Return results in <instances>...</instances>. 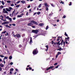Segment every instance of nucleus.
<instances>
[{
    "mask_svg": "<svg viewBox=\"0 0 75 75\" xmlns=\"http://www.w3.org/2000/svg\"><path fill=\"white\" fill-rule=\"evenodd\" d=\"M32 27L33 28H35V27L34 26H32Z\"/></svg>",
    "mask_w": 75,
    "mask_h": 75,
    "instance_id": "338daca9",
    "label": "nucleus"
},
{
    "mask_svg": "<svg viewBox=\"0 0 75 75\" xmlns=\"http://www.w3.org/2000/svg\"><path fill=\"white\" fill-rule=\"evenodd\" d=\"M7 3H9L11 2V1H7Z\"/></svg>",
    "mask_w": 75,
    "mask_h": 75,
    "instance_id": "c03bdc74",
    "label": "nucleus"
},
{
    "mask_svg": "<svg viewBox=\"0 0 75 75\" xmlns=\"http://www.w3.org/2000/svg\"><path fill=\"white\" fill-rule=\"evenodd\" d=\"M21 2L22 3H23V4H24L25 3V1H21Z\"/></svg>",
    "mask_w": 75,
    "mask_h": 75,
    "instance_id": "4468645a",
    "label": "nucleus"
},
{
    "mask_svg": "<svg viewBox=\"0 0 75 75\" xmlns=\"http://www.w3.org/2000/svg\"><path fill=\"white\" fill-rule=\"evenodd\" d=\"M59 48L57 50V51L59 50V51H61V50H64V49H62L61 47H60L59 46Z\"/></svg>",
    "mask_w": 75,
    "mask_h": 75,
    "instance_id": "9d476101",
    "label": "nucleus"
},
{
    "mask_svg": "<svg viewBox=\"0 0 75 75\" xmlns=\"http://www.w3.org/2000/svg\"><path fill=\"white\" fill-rule=\"evenodd\" d=\"M58 55L57 54H56V58H58Z\"/></svg>",
    "mask_w": 75,
    "mask_h": 75,
    "instance_id": "0e129e2a",
    "label": "nucleus"
},
{
    "mask_svg": "<svg viewBox=\"0 0 75 75\" xmlns=\"http://www.w3.org/2000/svg\"><path fill=\"white\" fill-rule=\"evenodd\" d=\"M57 64H58V63H55L54 64V65H57Z\"/></svg>",
    "mask_w": 75,
    "mask_h": 75,
    "instance_id": "864d4df0",
    "label": "nucleus"
},
{
    "mask_svg": "<svg viewBox=\"0 0 75 75\" xmlns=\"http://www.w3.org/2000/svg\"><path fill=\"white\" fill-rule=\"evenodd\" d=\"M11 71H14V69L13 68H11L10 69Z\"/></svg>",
    "mask_w": 75,
    "mask_h": 75,
    "instance_id": "2f4dec72",
    "label": "nucleus"
},
{
    "mask_svg": "<svg viewBox=\"0 0 75 75\" xmlns=\"http://www.w3.org/2000/svg\"><path fill=\"white\" fill-rule=\"evenodd\" d=\"M57 54L58 55H59L61 54V52H58Z\"/></svg>",
    "mask_w": 75,
    "mask_h": 75,
    "instance_id": "412c9836",
    "label": "nucleus"
},
{
    "mask_svg": "<svg viewBox=\"0 0 75 75\" xmlns=\"http://www.w3.org/2000/svg\"><path fill=\"white\" fill-rule=\"evenodd\" d=\"M5 22V24H9V22L8 21Z\"/></svg>",
    "mask_w": 75,
    "mask_h": 75,
    "instance_id": "a878e982",
    "label": "nucleus"
},
{
    "mask_svg": "<svg viewBox=\"0 0 75 75\" xmlns=\"http://www.w3.org/2000/svg\"><path fill=\"white\" fill-rule=\"evenodd\" d=\"M17 16L18 17H22V16H21V15H18Z\"/></svg>",
    "mask_w": 75,
    "mask_h": 75,
    "instance_id": "393cba45",
    "label": "nucleus"
},
{
    "mask_svg": "<svg viewBox=\"0 0 75 75\" xmlns=\"http://www.w3.org/2000/svg\"><path fill=\"white\" fill-rule=\"evenodd\" d=\"M65 39H67L68 40V41H69V37H68L67 38H66Z\"/></svg>",
    "mask_w": 75,
    "mask_h": 75,
    "instance_id": "c85d7f7f",
    "label": "nucleus"
},
{
    "mask_svg": "<svg viewBox=\"0 0 75 75\" xmlns=\"http://www.w3.org/2000/svg\"><path fill=\"white\" fill-rule=\"evenodd\" d=\"M16 37L18 38H21V35L19 34H16Z\"/></svg>",
    "mask_w": 75,
    "mask_h": 75,
    "instance_id": "423d86ee",
    "label": "nucleus"
},
{
    "mask_svg": "<svg viewBox=\"0 0 75 75\" xmlns=\"http://www.w3.org/2000/svg\"><path fill=\"white\" fill-rule=\"evenodd\" d=\"M19 48H21L22 47V45H19Z\"/></svg>",
    "mask_w": 75,
    "mask_h": 75,
    "instance_id": "7c9ffc66",
    "label": "nucleus"
},
{
    "mask_svg": "<svg viewBox=\"0 0 75 75\" xmlns=\"http://www.w3.org/2000/svg\"><path fill=\"white\" fill-rule=\"evenodd\" d=\"M38 35L34 36L33 37H34V38H33V40H34V39H35V38H37V37H38Z\"/></svg>",
    "mask_w": 75,
    "mask_h": 75,
    "instance_id": "ddd939ff",
    "label": "nucleus"
},
{
    "mask_svg": "<svg viewBox=\"0 0 75 75\" xmlns=\"http://www.w3.org/2000/svg\"><path fill=\"white\" fill-rule=\"evenodd\" d=\"M4 56H3V54H2V55H1V58H3V57H4Z\"/></svg>",
    "mask_w": 75,
    "mask_h": 75,
    "instance_id": "49530a36",
    "label": "nucleus"
},
{
    "mask_svg": "<svg viewBox=\"0 0 75 75\" xmlns=\"http://www.w3.org/2000/svg\"><path fill=\"white\" fill-rule=\"evenodd\" d=\"M72 5V2H69V6H71Z\"/></svg>",
    "mask_w": 75,
    "mask_h": 75,
    "instance_id": "b1692460",
    "label": "nucleus"
},
{
    "mask_svg": "<svg viewBox=\"0 0 75 75\" xmlns=\"http://www.w3.org/2000/svg\"><path fill=\"white\" fill-rule=\"evenodd\" d=\"M6 31H5L4 32H3L1 33V34H6Z\"/></svg>",
    "mask_w": 75,
    "mask_h": 75,
    "instance_id": "a211bd4d",
    "label": "nucleus"
},
{
    "mask_svg": "<svg viewBox=\"0 0 75 75\" xmlns=\"http://www.w3.org/2000/svg\"><path fill=\"white\" fill-rule=\"evenodd\" d=\"M31 69H32V68L31 67H29V70H31Z\"/></svg>",
    "mask_w": 75,
    "mask_h": 75,
    "instance_id": "4c0bfd02",
    "label": "nucleus"
},
{
    "mask_svg": "<svg viewBox=\"0 0 75 75\" xmlns=\"http://www.w3.org/2000/svg\"><path fill=\"white\" fill-rule=\"evenodd\" d=\"M1 8H3V6L1 5V6H0V9H1Z\"/></svg>",
    "mask_w": 75,
    "mask_h": 75,
    "instance_id": "f704fd0d",
    "label": "nucleus"
},
{
    "mask_svg": "<svg viewBox=\"0 0 75 75\" xmlns=\"http://www.w3.org/2000/svg\"><path fill=\"white\" fill-rule=\"evenodd\" d=\"M46 11H48V7H46Z\"/></svg>",
    "mask_w": 75,
    "mask_h": 75,
    "instance_id": "e433bc0d",
    "label": "nucleus"
},
{
    "mask_svg": "<svg viewBox=\"0 0 75 75\" xmlns=\"http://www.w3.org/2000/svg\"><path fill=\"white\" fill-rule=\"evenodd\" d=\"M3 13H6V14H8V12L7 11H5L4 12L3 11Z\"/></svg>",
    "mask_w": 75,
    "mask_h": 75,
    "instance_id": "aec40b11",
    "label": "nucleus"
},
{
    "mask_svg": "<svg viewBox=\"0 0 75 75\" xmlns=\"http://www.w3.org/2000/svg\"><path fill=\"white\" fill-rule=\"evenodd\" d=\"M6 10H7L8 11H10V10H9V9H8V8H6Z\"/></svg>",
    "mask_w": 75,
    "mask_h": 75,
    "instance_id": "cd10ccee",
    "label": "nucleus"
},
{
    "mask_svg": "<svg viewBox=\"0 0 75 75\" xmlns=\"http://www.w3.org/2000/svg\"><path fill=\"white\" fill-rule=\"evenodd\" d=\"M28 68L26 67V71H28Z\"/></svg>",
    "mask_w": 75,
    "mask_h": 75,
    "instance_id": "e2e57ef3",
    "label": "nucleus"
},
{
    "mask_svg": "<svg viewBox=\"0 0 75 75\" xmlns=\"http://www.w3.org/2000/svg\"><path fill=\"white\" fill-rule=\"evenodd\" d=\"M48 25H47L46 26V30H48Z\"/></svg>",
    "mask_w": 75,
    "mask_h": 75,
    "instance_id": "c756f323",
    "label": "nucleus"
},
{
    "mask_svg": "<svg viewBox=\"0 0 75 75\" xmlns=\"http://www.w3.org/2000/svg\"><path fill=\"white\" fill-rule=\"evenodd\" d=\"M24 36H25V35H24V34H23L22 35V37H24Z\"/></svg>",
    "mask_w": 75,
    "mask_h": 75,
    "instance_id": "8fccbe9b",
    "label": "nucleus"
},
{
    "mask_svg": "<svg viewBox=\"0 0 75 75\" xmlns=\"http://www.w3.org/2000/svg\"><path fill=\"white\" fill-rule=\"evenodd\" d=\"M20 2V1H18L17 3H16L17 4H18V3H19Z\"/></svg>",
    "mask_w": 75,
    "mask_h": 75,
    "instance_id": "5fc2aeb1",
    "label": "nucleus"
},
{
    "mask_svg": "<svg viewBox=\"0 0 75 75\" xmlns=\"http://www.w3.org/2000/svg\"><path fill=\"white\" fill-rule=\"evenodd\" d=\"M6 34H6L5 35V36H7V35H8V33H7Z\"/></svg>",
    "mask_w": 75,
    "mask_h": 75,
    "instance_id": "37998d69",
    "label": "nucleus"
},
{
    "mask_svg": "<svg viewBox=\"0 0 75 75\" xmlns=\"http://www.w3.org/2000/svg\"><path fill=\"white\" fill-rule=\"evenodd\" d=\"M1 2L3 5H4V1H2Z\"/></svg>",
    "mask_w": 75,
    "mask_h": 75,
    "instance_id": "5701e85b",
    "label": "nucleus"
},
{
    "mask_svg": "<svg viewBox=\"0 0 75 75\" xmlns=\"http://www.w3.org/2000/svg\"><path fill=\"white\" fill-rule=\"evenodd\" d=\"M12 25H13V26H16V24L13 23L12 24Z\"/></svg>",
    "mask_w": 75,
    "mask_h": 75,
    "instance_id": "4d7b16f0",
    "label": "nucleus"
},
{
    "mask_svg": "<svg viewBox=\"0 0 75 75\" xmlns=\"http://www.w3.org/2000/svg\"><path fill=\"white\" fill-rule=\"evenodd\" d=\"M63 42V44L64 45V46H65V42H64V41Z\"/></svg>",
    "mask_w": 75,
    "mask_h": 75,
    "instance_id": "bf43d9fd",
    "label": "nucleus"
},
{
    "mask_svg": "<svg viewBox=\"0 0 75 75\" xmlns=\"http://www.w3.org/2000/svg\"><path fill=\"white\" fill-rule=\"evenodd\" d=\"M28 12H27L26 14V15L27 16H28Z\"/></svg>",
    "mask_w": 75,
    "mask_h": 75,
    "instance_id": "774afa93",
    "label": "nucleus"
},
{
    "mask_svg": "<svg viewBox=\"0 0 75 75\" xmlns=\"http://www.w3.org/2000/svg\"><path fill=\"white\" fill-rule=\"evenodd\" d=\"M45 47L47 48V49L46 50V51H47L48 50V45L45 46Z\"/></svg>",
    "mask_w": 75,
    "mask_h": 75,
    "instance_id": "f8f14e48",
    "label": "nucleus"
},
{
    "mask_svg": "<svg viewBox=\"0 0 75 75\" xmlns=\"http://www.w3.org/2000/svg\"><path fill=\"white\" fill-rule=\"evenodd\" d=\"M37 14V12L35 13H34L33 15V16H35V14Z\"/></svg>",
    "mask_w": 75,
    "mask_h": 75,
    "instance_id": "69168bd1",
    "label": "nucleus"
},
{
    "mask_svg": "<svg viewBox=\"0 0 75 75\" xmlns=\"http://www.w3.org/2000/svg\"><path fill=\"white\" fill-rule=\"evenodd\" d=\"M64 35L66 37H68V35L67 34V33L66 32H65Z\"/></svg>",
    "mask_w": 75,
    "mask_h": 75,
    "instance_id": "6ab92c4d",
    "label": "nucleus"
},
{
    "mask_svg": "<svg viewBox=\"0 0 75 75\" xmlns=\"http://www.w3.org/2000/svg\"><path fill=\"white\" fill-rule=\"evenodd\" d=\"M33 43V40H32V38L31 37L30 38V44H31Z\"/></svg>",
    "mask_w": 75,
    "mask_h": 75,
    "instance_id": "0eeeda50",
    "label": "nucleus"
},
{
    "mask_svg": "<svg viewBox=\"0 0 75 75\" xmlns=\"http://www.w3.org/2000/svg\"><path fill=\"white\" fill-rule=\"evenodd\" d=\"M57 41H59V40H60V38H61V39H62V36H61L60 37L59 36V37H57Z\"/></svg>",
    "mask_w": 75,
    "mask_h": 75,
    "instance_id": "9b49d317",
    "label": "nucleus"
},
{
    "mask_svg": "<svg viewBox=\"0 0 75 75\" xmlns=\"http://www.w3.org/2000/svg\"><path fill=\"white\" fill-rule=\"evenodd\" d=\"M10 64H11V65H13V63L12 62H11L10 63Z\"/></svg>",
    "mask_w": 75,
    "mask_h": 75,
    "instance_id": "de8ad7c7",
    "label": "nucleus"
},
{
    "mask_svg": "<svg viewBox=\"0 0 75 75\" xmlns=\"http://www.w3.org/2000/svg\"><path fill=\"white\" fill-rule=\"evenodd\" d=\"M63 18H66V16H64L63 17Z\"/></svg>",
    "mask_w": 75,
    "mask_h": 75,
    "instance_id": "052dcab7",
    "label": "nucleus"
},
{
    "mask_svg": "<svg viewBox=\"0 0 75 75\" xmlns=\"http://www.w3.org/2000/svg\"><path fill=\"white\" fill-rule=\"evenodd\" d=\"M4 75L6 74V71H4Z\"/></svg>",
    "mask_w": 75,
    "mask_h": 75,
    "instance_id": "13d9d810",
    "label": "nucleus"
},
{
    "mask_svg": "<svg viewBox=\"0 0 75 75\" xmlns=\"http://www.w3.org/2000/svg\"><path fill=\"white\" fill-rule=\"evenodd\" d=\"M38 7L39 8H40V7H41V4H40V5H39Z\"/></svg>",
    "mask_w": 75,
    "mask_h": 75,
    "instance_id": "72a5a7b5",
    "label": "nucleus"
},
{
    "mask_svg": "<svg viewBox=\"0 0 75 75\" xmlns=\"http://www.w3.org/2000/svg\"><path fill=\"white\" fill-rule=\"evenodd\" d=\"M60 41H61V40L59 41L58 42H57V43H54V41L52 40V44H54V45H62L63 44V42L64 41V40H63L62 39V41L61 42V43H60Z\"/></svg>",
    "mask_w": 75,
    "mask_h": 75,
    "instance_id": "f257e3e1",
    "label": "nucleus"
},
{
    "mask_svg": "<svg viewBox=\"0 0 75 75\" xmlns=\"http://www.w3.org/2000/svg\"><path fill=\"white\" fill-rule=\"evenodd\" d=\"M54 66H51L50 67L47 68L46 69V70L47 71H48V70H49V69H52V68H54Z\"/></svg>",
    "mask_w": 75,
    "mask_h": 75,
    "instance_id": "39448f33",
    "label": "nucleus"
},
{
    "mask_svg": "<svg viewBox=\"0 0 75 75\" xmlns=\"http://www.w3.org/2000/svg\"><path fill=\"white\" fill-rule=\"evenodd\" d=\"M33 54L34 55H36V54H37V51L35 49L33 52Z\"/></svg>",
    "mask_w": 75,
    "mask_h": 75,
    "instance_id": "20e7f679",
    "label": "nucleus"
},
{
    "mask_svg": "<svg viewBox=\"0 0 75 75\" xmlns=\"http://www.w3.org/2000/svg\"><path fill=\"white\" fill-rule=\"evenodd\" d=\"M51 5L52 6V7H55V6L54 5V4H51Z\"/></svg>",
    "mask_w": 75,
    "mask_h": 75,
    "instance_id": "58836bf2",
    "label": "nucleus"
},
{
    "mask_svg": "<svg viewBox=\"0 0 75 75\" xmlns=\"http://www.w3.org/2000/svg\"><path fill=\"white\" fill-rule=\"evenodd\" d=\"M31 23H33L34 24L36 25H38V23L34 21V20L31 21L30 22V23H29L28 24V26H31V24H32Z\"/></svg>",
    "mask_w": 75,
    "mask_h": 75,
    "instance_id": "f03ea898",
    "label": "nucleus"
},
{
    "mask_svg": "<svg viewBox=\"0 0 75 75\" xmlns=\"http://www.w3.org/2000/svg\"><path fill=\"white\" fill-rule=\"evenodd\" d=\"M4 25L5 26H6V27H8V26L7 25Z\"/></svg>",
    "mask_w": 75,
    "mask_h": 75,
    "instance_id": "6e6d98bb",
    "label": "nucleus"
},
{
    "mask_svg": "<svg viewBox=\"0 0 75 75\" xmlns=\"http://www.w3.org/2000/svg\"><path fill=\"white\" fill-rule=\"evenodd\" d=\"M58 66H59V65L56 67H55L54 68V69H55V68H58Z\"/></svg>",
    "mask_w": 75,
    "mask_h": 75,
    "instance_id": "603ef678",
    "label": "nucleus"
},
{
    "mask_svg": "<svg viewBox=\"0 0 75 75\" xmlns=\"http://www.w3.org/2000/svg\"><path fill=\"white\" fill-rule=\"evenodd\" d=\"M52 14H53V13H51L49 15V16H52Z\"/></svg>",
    "mask_w": 75,
    "mask_h": 75,
    "instance_id": "4be33fe9",
    "label": "nucleus"
},
{
    "mask_svg": "<svg viewBox=\"0 0 75 75\" xmlns=\"http://www.w3.org/2000/svg\"><path fill=\"white\" fill-rule=\"evenodd\" d=\"M0 66L1 67H4V65L2 64H0Z\"/></svg>",
    "mask_w": 75,
    "mask_h": 75,
    "instance_id": "2eb2a0df",
    "label": "nucleus"
},
{
    "mask_svg": "<svg viewBox=\"0 0 75 75\" xmlns=\"http://www.w3.org/2000/svg\"><path fill=\"white\" fill-rule=\"evenodd\" d=\"M31 7V6H30V5H29V6H28V7H27V8H30Z\"/></svg>",
    "mask_w": 75,
    "mask_h": 75,
    "instance_id": "3c124183",
    "label": "nucleus"
},
{
    "mask_svg": "<svg viewBox=\"0 0 75 75\" xmlns=\"http://www.w3.org/2000/svg\"><path fill=\"white\" fill-rule=\"evenodd\" d=\"M11 6H14V4H11Z\"/></svg>",
    "mask_w": 75,
    "mask_h": 75,
    "instance_id": "a18cd8bd",
    "label": "nucleus"
},
{
    "mask_svg": "<svg viewBox=\"0 0 75 75\" xmlns=\"http://www.w3.org/2000/svg\"><path fill=\"white\" fill-rule=\"evenodd\" d=\"M2 71V69L1 67H0V71Z\"/></svg>",
    "mask_w": 75,
    "mask_h": 75,
    "instance_id": "680f3d73",
    "label": "nucleus"
},
{
    "mask_svg": "<svg viewBox=\"0 0 75 75\" xmlns=\"http://www.w3.org/2000/svg\"><path fill=\"white\" fill-rule=\"evenodd\" d=\"M19 7H20V5H17L16 6V7L18 8Z\"/></svg>",
    "mask_w": 75,
    "mask_h": 75,
    "instance_id": "79ce46f5",
    "label": "nucleus"
},
{
    "mask_svg": "<svg viewBox=\"0 0 75 75\" xmlns=\"http://www.w3.org/2000/svg\"><path fill=\"white\" fill-rule=\"evenodd\" d=\"M12 18H9L8 19V20H10V21H12Z\"/></svg>",
    "mask_w": 75,
    "mask_h": 75,
    "instance_id": "c9c22d12",
    "label": "nucleus"
},
{
    "mask_svg": "<svg viewBox=\"0 0 75 75\" xmlns=\"http://www.w3.org/2000/svg\"><path fill=\"white\" fill-rule=\"evenodd\" d=\"M44 5L46 7H49V6L47 4V3H46L44 4Z\"/></svg>",
    "mask_w": 75,
    "mask_h": 75,
    "instance_id": "6e6552de",
    "label": "nucleus"
},
{
    "mask_svg": "<svg viewBox=\"0 0 75 75\" xmlns=\"http://www.w3.org/2000/svg\"><path fill=\"white\" fill-rule=\"evenodd\" d=\"M16 10H14L13 12L12 13V16H13V15H14V13H15V11Z\"/></svg>",
    "mask_w": 75,
    "mask_h": 75,
    "instance_id": "f3484780",
    "label": "nucleus"
},
{
    "mask_svg": "<svg viewBox=\"0 0 75 75\" xmlns=\"http://www.w3.org/2000/svg\"><path fill=\"white\" fill-rule=\"evenodd\" d=\"M39 25V26H40V27H42L44 25V24L43 23H40Z\"/></svg>",
    "mask_w": 75,
    "mask_h": 75,
    "instance_id": "1a4fd4ad",
    "label": "nucleus"
},
{
    "mask_svg": "<svg viewBox=\"0 0 75 75\" xmlns=\"http://www.w3.org/2000/svg\"><path fill=\"white\" fill-rule=\"evenodd\" d=\"M8 58V57H4V60H5V59H7V58Z\"/></svg>",
    "mask_w": 75,
    "mask_h": 75,
    "instance_id": "473e14b6",
    "label": "nucleus"
},
{
    "mask_svg": "<svg viewBox=\"0 0 75 75\" xmlns=\"http://www.w3.org/2000/svg\"><path fill=\"white\" fill-rule=\"evenodd\" d=\"M1 24H2V25H4V24H6L5 22H4V23H2Z\"/></svg>",
    "mask_w": 75,
    "mask_h": 75,
    "instance_id": "ea45409f",
    "label": "nucleus"
},
{
    "mask_svg": "<svg viewBox=\"0 0 75 75\" xmlns=\"http://www.w3.org/2000/svg\"><path fill=\"white\" fill-rule=\"evenodd\" d=\"M40 13H41V12H38L37 13V14H38V15H39V14H40Z\"/></svg>",
    "mask_w": 75,
    "mask_h": 75,
    "instance_id": "a19ab883",
    "label": "nucleus"
},
{
    "mask_svg": "<svg viewBox=\"0 0 75 75\" xmlns=\"http://www.w3.org/2000/svg\"><path fill=\"white\" fill-rule=\"evenodd\" d=\"M9 10H10L9 11H11V10H12L13 9V8H11V7H9Z\"/></svg>",
    "mask_w": 75,
    "mask_h": 75,
    "instance_id": "dca6fc26",
    "label": "nucleus"
},
{
    "mask_svg": "<svg viewBox=\"0 0 75 75\" xmlns=\"http://www.w3.org/2000/svg\"><path fill=\"white\" fill-rule=\"evenodd\" d=\"M10 18H9V16H7L6 17V18H7V19H9Z\"/></svg>",
    "mask_w": 75,
    "mask_h": 75,
    "instance_id": "09e8293b",
    "label": "nucleus"
},
{
    "mask_svg": "<svg viewBox=\"0 0 75 75\" xmlns=\"http://www.w3.org/2000/svg\"><path fill=\"white\" fill-rule=\"evenodd\" d=\"M32 32L33 33L36 34H37V33H38V30L37 29L35 30H32Z\"/></svg>",
    "mask_w": 75,
    "mask_h": 75,
    "instance_id": "7ed1b4c3",
    "label": "nucleus"
},
{
    "mask_svg": "<svg viewBox=\"0 0 75 75\" xmlns=\"http://www.w3.org/2000/svg\"><path fill=\"white\" fill-rule=\"evenodd\" d=\"M9 59H12V56H9Z\"/></svg>",
    "mask_w": 75,
    "mask_h": 75,
    "instance_id": "bb28decb",
    "label": "nucleus"
}]
</instances>
